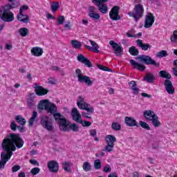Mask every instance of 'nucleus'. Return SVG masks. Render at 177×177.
Segmentation results:
<instances>
[{
    "mask_svg": "<svg viewBox=\"0 0 177 177\" xmlns=\"http://www.w3.org/2000/svg\"><path fill=\"white\" fill-rule=\"evenodd\" d=\"M45 111L52 114L53 117H54L55 114L57 113V107L55 104L49 102L48 101V104L46 105Z\"/></svg>",
    "mask_w": 177,
    "mask_h": 177,
    "instance_id": "nucleus-19",
    "label": "nucleus"
},
{
    "mask_svg": "<svg viewBox=\"0 0 177 177\" xmlns=\"http://www.w3.org/2000/svg\"><path fill=\"white\" fill-rule=\"evenodd\" d=\"M171 42H174L175 44L177 42V30H174L173 32V35L170 37Z\"/></svg>",
    "mask_w": 177,
    "mask_h": 177,
    "instance_id": "nucleus-49",
    "label": "nucleus"
},
{
    "mask_svg": "<svg viewBox=\"0 0 177 177\" xmlns=\"http://www.w3.org/2000/svg\"><path fill=\"white\" fill-rule=\"evenodd\" d=\"M129 85L130 86V89L133 91V95H139V92H140V90L139 89V88H138V84H136V81H131L130 82H129Z\"/></svg>",
    "mask_w": 177,
    "mask_h": 177,
    "instance_id": "nucleus-23",
    "label": "nucleus"
},
{
    "mask_svg": "<svg viewBox=\"0 0 177 177\" xmlns=\"http://www.w3.org/2000/svg\"><path fill=\"white\" fill-rule=\"evenodd\" d=\"M48 84H50V85H55V79L52 77L48 78Z\"/></svg>",
    "mask_w": 177,
    "mask_h": 177,
    "instance_id": "nucleus-61",
    "label": "nucleus"
},
{
    "mask_svg": "<svg viewBox=\"0 0 177 177\" xmlns=\"http://www.w3.org/2000/svg\"><path fill=\"white\" fill-rule=\"evenodd\" d=\"M143 117L147 121H151V124L155 128L161 126V122L158 121V116L151 110L145 111Z\"/></svg>",
    "mask_w": 177,
    "mask_h": 177,
    "instance_id": "nucleus-3",
    "label": "nucleus"
},
{
    "mask_svg": "<svg viewBox=\"0 0 177 177\" xmlns=\"http://www.w3.org/2000/svg\"><path fill=\"white\" fill-rule=\"evenodd\" d=\"M34 99H35V94L30 93L27 100L28 109H33V107H35V100Z\"/></svg>",
    "mask_w": 177,
    "mask_h": 177,
    "instance_id": "nucleus-22",
    "label": "nucleus"
},
{
    "mask_svg": "<svg viewBox=\"0 0 177 177\" xmlns=\"http://www.w3.org/2000/svg\"><path fill=\"white\" fill-rule=\"evenodd\" d=\"M80 127L77 124L74 123L68 126V124H66L65 129H64L63 132H69V131H73V132H78Z\"/></svg>",
    "mask_w": 177,
    "mask_h": 177,
    "instance_id": "nucleus-26",
    "label": "nucleus"
},
{
    "mask_svg": "<svg viewBox=\"0 0 177 177\" xmlns=\"http://www.w3.org/2000/svg\"><path fill=\"white\" fill-rule=\"evenodd\" d=\"M89 42L92 45V47L91 46L85 45L84 46L86 49H88V50H93L95 53H99V45L93 40H89Z\"/></svg>",
    "mask_w": 177,
    "mask_h": 177,
    "instance_id": "nucleus-21",
    "label": "nucleus"
},
{
    "mask_svg": "<svg viewBox=\"0 0 177 177\" xmlns=\"http://www.w3.org/2000/svg\"><path fill=\"white\" fill-rule=\"evenodd\" d=\"M108 177H118V176L115 173H111L108 176Z\"/></svg>",
    "mask_w": 177,
    "mask_h": 177,
    "instance_id": "nucleus-64",
    "label": "nucleus"
},
{
    "mask_svg": "<svg viewBox=\"0 0 177 177\" xmlns=\"http://www.w3.org/2000/svg\"><path fill=\"white\" fill-rule=\"evenodd\" d=\"M111 128L113 131H121V124L118 122H113L111 124Z\"/></svg>",
    "mask_w": 177,
    "mask_h": 177,
    "instance_id": "nucleus-42",
    "label": "nucleus"
},
{
    "mask_svg": "<svg viewBox=\"0 0 177 177\" xmlns=\"http://www.w3.org/2000/svg\"><path fill=\"white\" fill-rule=\"evenodd\" d=\"M97 134V131H96V129L90 130L91 136H93V138H94V140H95V142H99V138H97V136H96Z\"/></svg>",
    "mask_w": 177,
    "mask_h": 177,
    "instance_id": "nucleus-44",
    "label": "nucleus"
},
{
    "mask_svg": "<svg viewBox=\"0 0 177 177\" xmlns=\"http://www.w3.org/2000/svg\"><path fill=\"white\" fill-rule=\"evenodd\" d=\"M65 20H66V19L64 18V16L60 15L59 17H58V18L57 19V26H62V24H64Z\"/></svg>",
    "mask_w": 177,
    "mask_h": 177,
    "instance_id": "nucleus-46",
    "label": "nucleus"
},
{
    "mask_svg": "<svg viewBox=\"0 0 177 177\" xmlns=\"http://www.w3.org/2000/svg\"><path fill=\"white\" fill-rule=\"evenodd\" d=\"M20 170L19 165H15L12 167V172H17V171Z\"/></svg>",
    "mask_w": 177,
    "mask_h": 177,
    "instance_id": "nucleus-57",
    "label": "nucleus"
},
{
    "mask_svg": "<svg viewBox=\"0 0 177 177\" xmlns=\"http://www.w3.org/2000/svg\"><path fill=\"white\" fill-rule=\"evenodd\" d=\"M75 74L77 75V81H79V82H85L86 85H88V86H91V85L93 84V82L91 80V77L86 75H82V71H81V69H76Z\"/></svg>",
    "mask_w": 177,
    "mask_h": 177,
    "instance_id": "nucleus-9",
    "label": "nucleus"
},
{
    "mask_svg": "<svg viewBox=\"0 0 177 177\" xmlns=\"http://www.w3.org/2000/svg\"><path fill=\"white\" fill-rule=\"evenodd\" d=\"M105 142L106 145H113L117 142V138L113 135H107L105 136Z\"/></svg>",
    "mask_w": 177,
    "mask_h": 177,
    "instance_id": "nucleus-29",
    "label": "nucleus"
},
{
    "mask_svg": "<svg viewBox=\"0 0 177 177\" xmlns=\"http://www.w3.org/2000/svg\"><path fill=\"white\" fill-rule=\"evenodd\" d=\"M77 102V106L79 109H81V110H86L87 113H95V109H93V106H91V104L85 102V100L82 96H79Z\"/></svg>",
    "mask_w": 177,
    "mask_h": 177,
    "instance_id": "nucleus-6",
    "label": "nucleus"
},
{
    "mask_svg": "<svg viewBox=\"0 0 177 177\" xmlns=\"http://www.w3.org/2000/svg\"><path fill=\"white\" fill-rule=\"evenodd\" d=\"M77 59L80 63H82L84 64V62H86L88 58L85 57L84 55H82V54H80L77 55Z\"/></svg>",
    "mask_w": 177,
    "mask_h": 177,
    "instance_id": "nucleus-48",
    "label": "nucleus"
},
{
    "mask_svg": "<svg viewBox=\"0 0 177 177\" xmlns=\"http://www.w3.org/2000/svg\"><path fill=\"white\" fill-rule=\"evenodd\" d=\"M104 172H105L106 174H107L109 172H111V167H110L109 165H106L104 167Z\"/></svg>",
    "mask_w": 177,
    "mask_h": 177,
    "instance_id": "nucleus-56",
    "label": "nucleus"
},
{
    "mask_svg": "<svg viewBox=\"0 0 177 177\" xmlns=\"http://www.w3.org/2000/svg\"><path fill=\"white\" fill-rule=\"evenodd\" d=\"M71 114L73 121H75V122H77V124H79L80 122H81L82 116H81V113H80V111L78 109H77V108H73Z\"/></svg>",
    "mask_w": 177,
    "mask_h": 177,
    "instance_id": "nucleus-17",
    "label": "nucleus"
},
{
    "mask_svg": "<svg viewBox=\"0 0 177 177\" xmlns=\"http://www.w3.org/2000/svg\"><path fill=\"white\" fill-rule=\"evenodd\" d=\"M82 168L85 172H89V171H92V165H91V162H84L83 163Z\"/></svg>",
    "mask_w": 177,
    "mask_h": 177,
    "instance_id": "nucleus-36",
    "label": "nucleus"
},
{
    "mask_svg": "<svg viewBox=\"0 0 177 177\" xmlns=\"http://www.w3.org/2000/svg\"><path fill=\"white\" fill-rule=\"evenodd\" d=\"M37 117H38V113L37 111H33L32 117L29 119V121H28L29 127L34 126V122L38 120V119H37Z\"/></svg>",
    "mask_w": 177,
    "mask_h": 177,
    "instance_id": "nucleus-32",
    "label": "nucleus"
},
{
    "mask_svg": "<svg viewBox=\"0 0 177 177\" xmlns=\"http://www.w3.org/2000/svg\"><path fill=\"white\" fill-rule=\"evenodd\" d=\"M91 114H93V113L82 112V117H84V118H88L91 120V118H92V116H91Z\"/></svg>",
    "mask_w": 177,
    "mask_h": 177,
    "instance_id": "nucleus-52",
    "label": "nucleus"
},
{
    "mask_svg": "<svg viewBox=\"0 0 177 177\" xmlns=\"http://www.w3.org/2000/svg\"><path fill=\"white\" fill-rule=\"evenodd\" d=\"M155 17L151 13H148L146 15L145 21V28H150L153 24H154Z\"/></svg>",
    "mask_w": 177,
    "mask_h": 177,
    "instance_id": "nucleus-15",
    "label": "nucleus"
},
{
    "mask_svg": "<svg viewBox=\"0 0 177 177\" xmlns=\"http://www.w3.org/2000/svg\"><path fill=\"white\" fill-rule=\"evenodd\" d=\"M136 43L139 48H141L142 50H149V49H151V45L149 43L143 44V40L142 39H138Z\"/></svg>",
    "mask_w": 177,
    "mask_h": 177,
    "instance_id": "nucleus-25",
    "label": "nucleus"
},
{
    "mask_svg": "<svg viewBox=\"0 0 177 177\" xmlns=\"http://www.w3.org/2000/svg\"><path fill=\"white\" fill-rule=\"evenodd\" d=\"M17 125L16 124V122L15 121L12 122L10 124V129L12 131H16L17 129Z\"/></svg>",
    "mask_w": 177,
    "mask_h": 177,
    "instance_id": "nucleus-53",
    "label": "nucleus"
},
{
    "mask_svg": "<svg viewBox=\"0 0 177 177\" xmlns=\"http://www.w3.org/2000/svg\"><path fill=\"white\" fill-rule=\"evenodd\" d=\"M24 145V140L20 138V134L18 133H9L1 142V149L4 151L1 153L0 169H3L6 162L10 160V157L13 156V151H16L17 149H21Z\"/></svg>",
    "mask_w": 177,
    "mask_h": 177,
    "instance_id": "nucleus-1",
    "label": "nucleus"
},
{
    "mask_svg": "<svg viewBox=\"0 0 177 177\" xmlns=\"http://www.w3.org/2000/svg\"><path fill=\"white\" fill-rule=\"evenodd\" d=\"M35 93L37 96H44L49 92V90L46 88H44V87L41 86H37L35 87Z\"/></svg>",
    "mask_w": 177,
    "mask_h": 177,
    "instance_id": "nucleus-24",
    "label": "nucleus"
},
{
    "mask_svg": "<svg viewBox=\"0 0 177 177\" xmlns=\"http://www.w3.org/2000/svg\"><path fill=\"white\" fill-rule=\"evenodd\" d=\"M53 118L57 124H58L60 131H63L66 127H67V119H66V117L60 113H57L54 114Z\"/></svg>",
    "mask_w": 177,
    "mask_h": 177,
    "instance_id": "nucleus-8",
    "label": "nucleus"
},
{
    "mask_svg": "<svg viewBox=\"0 0 177 177\" xmlns=\"http://www.w3.org/2000/svg\"><path fill=\"white\" fill-rule=\"evenodd\" d=\"M155 79L156 78L154 77V75L150 73H147L146 76L144 77V80H145V81H147V82H149V84H153Z\"/></svg>",
    "mask_w": 177,
    "mask_h": 177,
    "instance_id": "nucleus-33",
    "label": "nucleus"
},
{
    "mask_svg": "<svg viewBox=\"0 0 177 177\" xmlns=\"http://www.w3.org/2000/svg\"><path fill=\"white\" fill-rule=\"evenodd\" d=\"M109 0H92V2L97 8L98 10H100V13H103V15H106L107 13V10H109V7H107V2Z\"/></svg>",
    "mask_w": 177,
    "mask_h": 177,
    "instance_id": "nucleus-10",
    "label": "nucleus"
},
{
    "mask_svg": "<svg viewBox=\"0 0 177 177\" xmlns=\"http://www.w3.org/2000/svg\"><path fill=\"white\" fill-rule=\"evenodd\" d=\"M109 45L112 46L116 56H121L122 55L124 52V48H122L121 46L118 45V44L115 43L113 40H111L109 41Z\"/></svg>",
    "mask_w": 177,
    "mask_h": 177,
    "instance_id": "nucleus-12",
    "label": "nucleus"
},
{
    "mask_svg": "<svg viewBox=\"0 0 177 177\" xmlns=\"http://www.w3.org/2000/svg\"><path fill=\"white\" fill-rule=\"evenodd\" d=\"M48 102H49V100H41L39 103L38 109L39 110H44H44H45V109L46 107V104H48Z\"/></svg>",
    "mask_w": 177,
    "mask_h": 177,
    "instance_id": "nucleus-38",
    "label": "nucleus"
},
{
    "mask_svg": "<svg viewBox=\"0 0 177 177\" xmlns=\"http://www.w3.org/2000/svg\"><path fill=\"white\" fill-rule=\"evenodd\" d=\"M29 162L32 164V165H39V163L36 160L30 159L29 160Z\"/></svg>",
    "mask_w": 177,
    "mask_h": 177,
    "instance_id": "nucleus-58",
    "label": "nucleus"
},
{
    "mask_svg": "<svg viewBox=\"0 0 177 177\" xmlns=\"http://www.w3.org/2000/svg\"><path fill=\"white\" fill-rule=\"evenodd\" d=\"M28 6L24 5L22 6L19 9V12L18 13V19H20V17H25V19H21L23 21V23H28L30 21V17L27 15H23V12L24 10H28Z\"/></svg>",
    "mask_w": 177,
    "mask_h": 177,
    "instance_id": "nucleus-18",
    "label": "nucleus"
},
{
    "mask_svg": "<svg viewBox=\"0 0 177 177\" xmlns=\"http://www.w3.org/2000/svg\"><path fill=\"white\" fill-rule=\"evenodd\" d=\"M15 121L19 124V125H21V127H24L26 125L27 120L23 116L20 115H17L15 116Z\"/></svg>",
    "mask_w": 177,
    "mask_h": 177,
    "instance_id": "nucleus-31",
    "label": "nucleus"
},
{
    "mask_svg": "<svg viewBox=\"0 0 177 177\" xmlns=\"http://www.w3.org/2000/svg\"><path fill=\"white\" fill-rule=\"evenodd\" d=\"M40 125L48 132L53 131V120L48 116L44 115L40 118Z\"/></svg>",
    "mask_w": 177,
    "mask_h": 177,
    "instance_id": "nucleus-7",
    "label": "nucleus"
},
{
    "mask_svg": "<svg viewBox=\"0 0 177 177\" xmlns=\"http://www.w3.org/2000/svg\"><path fill=\"white\" fill-rule=\"evenodd\" d=\"M97 68H100V70H102V71H106L107 70V66H104L103 65H97Z\"/></svg>",
    "mask_w": 177,
    "mask_h": 177,
    "instance_id": "nucleus-59",
    "label": "nucleus"
},
{
    "mask_svg": "<svg viewBox=\"0 0 177 177\" xmlns=\"http://www.w3.org/2000/svg\"><path fill=\"white\" fill-rule=\"evenodd\" d=\"M42 53H44V50L40 47H33L31 49V54L32 55V56H42Z\"/></svg>",
    "mask_w": 177,
    "mask_h": 177,
    "instance_id": "nucleus-28",
    "label": "nucleus"
},
{
    "mask_svg": "<svg viewBox=\"0 0 177 177\" xmlns=\"http://www.w3.org/2000/svg\"><path fill=\"white\" fill-rule=\"evenodd\" d=\"M79 124H81L82 127H91V125H92V123H91V122L86 120L83 121L82 119L79 122Z\"/></svg>",
    "mask_w": 177,
    "mask_h": 177,
    "instance_id": "nucleus-50",
    "label": "nucleus"
},
{
    "mask_svg": "<svg viewBox=\"0 0 177 177\" xmlns=\"http://www.w3.org/2000/svg\"><path fill=\"white\" fill-rule=\"evenodd\" d=\"M83 64H85L86 67H88L91 68V67H93V65H92V62L89 59H86Z\"/></svg>",
    "mask_w": 177,
    "mask_h": 177,
    "instance_id": "nucleus-55",
    "label": "nucleus"
},
{
    "mask_svg": "<svg viewBox=\"0 0 177 177\" xmlns=\"http://www.w3.org/2000/svg\"><path fill=\"white\" fill-rule=\"evenodd\" d=\"M97 10V8H96V7L93 6H90L88 7V15L90 17V19H92L95 21H97V20L100 19V15L96 12Z\"/></svg>",
    "mask_w": 177,
    "mask_h": 177,
    "instance_id": "nucleus-11",
    "label": "nucleus"
},
{
    "mask_svg": "<svg viewBox=\"0 0 177 177\" xmlns=\"http://www.w3.org/2000/svg\"><path fill=\"white\" fill-rule=\"evenodd\" d=\"M136 60H139L141 63L148 66H155V67H160V63L156 62L151 57L145 55H141L136 57Z\"/></svg>",
    "mask_w": 177,
    "mask_h": 177,
    "instance_id": "nucleus-5",
    "label": "nucleus"
},
{
    "mask_svg": "<svg viewBox=\"0 0 177 177\" xmlns=\"http://www.w3.org/2000/svg\"><path fill=\"white\" fill-rule=\"evenodd\" d=\"M124 122L127 127H137V128H139L138 122H136V120H135L133 118L127 116L124 118Z\"/></svg>",
    "mask_w": 177,
    "mask_h": 177,
    "instance_id": "nucleus-20",
    "label": "nucleus"
},
{
    "mask_svg": "<svg viewBox=\"0 0 177 177\" xmlns=\"http://www.w3.org/2000/svg\"><path fill=\"white\" fill-rule=\"evenodd\" d=\"M71 27H72L71 21H68L66 24H64L65 30H71Z\"/></svg>",
    "mask_w": 177,
    "mask_h": 177,
    "instance_id": "nucleus-54",
    "label": "nucleus"
},
{
    "mask_svg": "<svg viewBox=\"0 0 177 177\" xmlns=\"http://www.w3.org/2000/svg\"><path fill=\"white\" fill-rule=\"evenodd\" d=\"M159 75L161 78H166V80H171V74L168 73L167 71H160Z\"/></svg>",
    "mask_w": 177,
    "mask_h": 177,
    "instance_id": "nucleus-35",
    "label": "nucleus"
},
{
    "mask_svg": "<svg viewBox=\"0 0 177 177\" xmlns=\"http://www.w3.org/2000/svg\"><path fill=\"white\" fill-rule=\"evenodd\" d=\"M164 86L169 95H174L175 93V88L174 87V84H172V82H171L169 79L165 80Z\"/></svg>",
    "mask_w": 177,
    "mask_h": 177,
    "instance_id": "nucleus-14",
    "label": "nucleus"
},
{
    "mask_svg": "<svg viewBox=\"0 0 177 177\" xmlns=\"http://www.w3.org/2000/svg\"><path fill=\"white\" fill-rule=\"evenodd\" d=\"M141 95L143 97H148V98H151V95H149V94H147L146 93H141Z\"/></svg>",
    "mask_w": 177,
    "mask_h": 177,
    "instance_id": "nucleus-60",
    "label": "nucleus"
},
{
    "mask_svg": "<svg viewBox=\"0 0 177 177\" xmlns=\"http://www.w3.org/2000/svg\"><path fill=\"white\" fill-rule=\"evenodd\" d=\"M129 52L132 55V56H138V55H139V50H138L135 46L130 47Z\"/></svg>",
    "mask_w": 177,
    "mask_h": 177,
    "instance_id": "nucleus-39",
    "label": "nucleus"
},
{
    "mask_svg": "<svg viewBox=\"0 0 177 177\" xmlns=\"http://www.w3.org/2000/svg\"><path fill=\"white\" fill-rule=\"evenodd\" d=\"M71 45L74 49H81V46H82V43L81 41L73 39L71 40Z\"/></svg>",
    "mask_w": 177,
    "mask_h": 177,
    "instance_id": "nucleus-34",
    "label": "nucleus"
},
{
    "mask_svg": "<svg viewBox=\"0 0 177 177\" xmlns=\"http://www.w3.org/2000/svg\"><path fill=\"white\" fill-rule=\"evenodd\" d=\"M144 12L145 9L143 8V6H142V4H136L134 6L133 12H128V15L130 17L134 18L135 21L138 22L139 19H142L143 17Z\"/></svg>",
    "mask_w": 177,
    "mask_h": 177,
    "instance_id": "nucleus-4",
    "label": "nucleus"
},
{
    "mask_svg": "<svg viewBox=\"0 0 177 177\" xmlns=\"http://www.w3.org/2000/svg\"><path fill=\"white\" fill-rule=\"evenodd\" d=\"M59 8H60V5H59V2L57 1H54L51 3V10L53 13H55Z\"/></svg>",
    "mask_w": 177,
    "mask_h": 177,
    "instance_id": "nucleus-40",
    "label": "nucleus"
},
{
    "mask_svg": "<svg viewBox=\"0 0 177 177\" xmlns=\"http://www.w3.org/2000/svg\"><path fill=\"white\" fill-rule=\"evenodd\" d=\"M94 168L95 169H101L102 160L100 159H97L94 161Z\"/></svg>",
    "mask_w": 177,
    "mask_h": 177,
    "instance_id": "nucleus-41",
    "label": "nucleus"
},
{
    "mask_svg": "<svg viewBox=\"0 0 177 177\" xmlns=\"http://www.w3.org/2000/svg\"><path fill=\"white\" fill-rule=\"evenodd\" d=\"M168 53L167 50H162L156 53V57H167Z\"/></svg>",
    "mask_w": 177,
    "mask_h": 177,
    "instance_id": "nucleus-43",
    "label": "nucleus"
},
{
    "mask_svg": "<svg viewBox=\"0 0 177 177\" xmlns=\"http://www.w3.org/2000/svg\"><path fill=\"white\" fill-rule=\"evenodd\" d=\"M62 167H63V169L66 172H68L69 174H71V167H73V163L68 161L64 162L62 163Z\"/></svg>",
    "mask_w": 177,
    "mask_h": 177,
    "instance_id": "nucleus-30",
    "label": "nucleus"
},
{
    "mask_svg": "<svg viewBox=\"0 0 177 177\" xmlns=\"http://www.w3.org/2000/svg\"><path fill=\"white\" fill-rule=\"evenodd\" d=\"M130 64L134 67V68H137V70H139L140 71H144V70L146 69V66L139 64L133 59H130Z\"/></svg>",
    "mask_w": 177,
    "mask_h": 177,
    "instance_id": "nucleus-27",
    "label": "nucleus"
},
{
    "mask_svg": "<svg viewBox=\"0 0 177 177\" xmlns=\"http://www.w3.org/2000/svg\"><path fill=\"white\" fill-rule=\"evenodd\" d=\"M40 171L41 169H39V167H34L30 170V174L35 176L37 175V174L40 172Z\"/></svg>",
    "mask_w": 177,
    "mask_h": 177,
    "instance_id": "nucleus-51",
    "label": "nucleus"
},
{
    "mask_svg": "<svg viewBox=\"0 0 177 177\" xmlns=\"http://www.w3.org/2000/svg\"><path fill=\"white\" fill-rule=\"evenodd\" d=\"M19 33L21 37H27V35L30 33V31L27 28H21L19 30Z\"/></svg>",
    "mask_w": 177,
    "mask_h": 177,
    "instance_id": "nucleus-37",
    "label": "nucleus"
},
{
    "mask_svg": "<svg viewBox=\"0 0 177 177\" xmlns=\"http://www.w3.org/2000/svg\"><path fill=\"white\" fill-rule=\"evenodd\" d=\"M120 13V7L114 6L109 12V17L111 20L117 21L120 20V17L118 15Z\"/></svg>",
    "mask_w": 177,
    "mask_h": 177,
    "instance_id": "nucleus-13",
    "label": "nucleus"
},
{
    "mask_svg": "<svg viewBox=\"0 0 177 177\" xmlns=\"http://www.w3.org/2000/svg\"><path fill=\"white\" fill-rule=\"evenodd\" d=\"M17 129L19 132H24V127L23 126H18Z\"/></svg>",
    "mask_w": 177,
    "mask_h": 177,
    "instance_id": "nucleus-62",
    "label": "nucleus"
},
{
    "mask_svg": "<svg viewBox=\"0 0 177 177\" xmlns=\"http://www.w3.org/2000/svg\"><path fill=\"white\" fill-rule=\"evenodd\" d=\"M140 125L144 129H147V131H150L151 128L150 126H149V124L146 123V122H143L142 120H140L139 122Z\"/></svg>",
    "mask_w": 177,
    "mask_h": 177,
    "instance_id": "nucleus-47",
    "label": "nucleus"
},
{
    "mask_svg": "<svg viewBox=\"0 0 177 177\" xmlns=\"http://www.w3.org/2000/svg\"><path fill=\"white\" fill-rule=\"evenodd\" d=\"M113 149H114V145L106 144L103 151H108V153H111V151H113Z\"/></svg>",
    "mask_w": 177,
    "mask_h": 177,
    "instance_id": "nucleus-45",
    "label": "nucleus"
},
{
    "mask_svg": "<svg viewBox=\"0 0 177 177\" xmlns=\"http://www.w3.org/2000/svg\"><path fill=\"white\" fill-rule=\"evenodd\" d=\"M47 167L50 172H53V174H56L59 171V163L55 160H50L47 163Z\"/></svg>",
    "mask_w": 177,
    "mask_h": 177,
    "instance_id": "nucleus-16",
    "label": "nucleus"
},
{
    "mask_svg": "<svg viewBox=\"0 0 177 177\" xmlns=\"http://www.w3.org/2000/svg\"><path fill=\"white\" fill-rule=\"evenodd\" d=\"M16 8V4L12 3V4H7L6 6L0 7V19L6 23H10L15 20V15L10 10Z\"/></svg>",
    "mask_w": 177,
    "mask_h": 177,
    "instance_id": "nucleus-2",
    "label": "nucleus"
},
{
    "mask_svg": "<svg viewBox=\"0 0 177 177\" xmlns=\"http://www.w3.org/2000/svg\"><path fill=\"white\" fill-rule=\"evenodd\" d=\"M173 74L175 77H177V66L173 68Z\"/></svg>",
    "mask_w": 177,
    "mask_h": 177,
    "instance_id": "nucleus-63",
    "label": "nucleus"
}]
</instances>
